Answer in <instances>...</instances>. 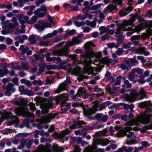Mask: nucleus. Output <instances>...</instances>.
<instances>
[{"mask_svg":"<svg viewBox=\"0 0 152 152\" xmlns=\"http://www.w3.org/2000/svg\"><path fill=\"white\" fill-rule=\"evenodd\" d=\"M133 50L136 51V53L139 54H143L145 56H147L150 54L148 52L145 50V48L144 47L140 48L137 49L134 48L133 49Z\"/></svg>","mask_w":152,"mask_h":152,"instance_id":"nucleus-25","label":"nucleus"},{"mask_svg":"<svg viewBox=\"0 0 152 152\" xmlns=\"http://www.w3.org/2000/svg\"><path fill=\"white\" fill-rule=\"evenodd\" d=\"M85 23L88 25H90L92 28H94L96 26V23L95 21L90 22L88 21H86Z\"/></svg>","mask_w":152,"mask_h":152,"instance_id":"nucleus-41","label":"nucleus"},{"mask_svg":"<svg viewBox=\"0 0 152 152\" xmlns=\"http://www.w3.org/2000/svg\"><path fill=\"white\" fill-rule=\"evenodd\" d=\"M70 132V131L68 129H66L65 130H64L62 131L61 134V137H63L66 134H67Z\"/></svg>","mask_w":152,"mask_h":152,"instance_id":"nucleus-50","label":"nucleus"},{"mask_svg":"<svg viewBox=\"0 0 152 152\" xmlns=\"http://www.w3.org/2000/svg\"><path fill=\"white\" fill-rule=\"evenodd\" d=\"M19 49L20 51H22L23 54H25L26 53V54L28 56L31 55L32 53L31 51L28 50V48L23 45H21L20 46Z\"/></svg>","mask_w":152,"mask_h":152,"instance_id":"nucleus-27","label":"nucleus"},{"mask_svg":"<svg viewBox=\"0 0 152 152\" xmlns=\"http://www.w3.org/2000/svg\"><path fill=\"white\" fill-rule=\"evenodd\" d=\"M121 77V76H119L118 78L117 81L115 82V84H114L113 86V88L115 90L118 91H119V90L118 89V88H119V86L120 85V81L119 80H118V78L120 79V77Z\"/></svg>","mask_w":152,"mask_h":152,"instance_id":"nucleus-33","label":"nucleus"},{"mask_svg":"<svg viewBox=\"0 0 152 152\" xmlns=\"http://www.w3.org/2000/svg\"><path fill=\"white\" fill-rule=\"evenodd\" d=\"M110 75L111 74L110 72H107L105 74V76L108 77V80L110 82H112L114 81V79Z\"/></svg>","mask_w":152,"mask_h":152,"instance_id":"nucleus-44","label":"nucleus"},{"mask_svg":"<svg viewBox=\"0 0 152 152\" xmlns=\"http://www.w3.org/2000/svg\"><path fill=\"white\" fill-rule=\"evenodd\" d=\"M27 0H18V6L20 7H22L23 6L24 4L26 2H27Z\"/></svg>","mask_w":152,"mask_h":152,"instance_id":"nucleus-47","label":"nucleus"},{"mask_svg":"<svg viewBox=\"0 0 152 152\" xmlns=\"http://www.w3.org/2000/svg\"><path fill=\"white\" fill-rule=\"evenodd\" d=\"M19 102L20 104L23 106L20 107L15 108L16 114L20 116L33 117L32 114L29 112V109L27 107L23 106L27 105V99L23 98L20 99Z\"/></svg>","mask_w":152,"mask_h":152,"instance_id":"nucleus-4","label":"nucleus"},{"mask_svg":"<svg viewBox=\"0 0 152 152\" xmlns=\"http://www.w3.org/2000/svg\"><path fill=\"white\" fill-rule=\"evenodd\" d=\"M121 68L123 69L129 70L131 69V66L128 64L124 63L122 65Z\"/></svg>","mask_w":152,"mask_h":152,"instance_id":"nucleus-38","label":"nucleus"},{"mask_svg":"<svg viewBox=\"0 0 152 152\" xmlns=\"http://www.w3.org/2000/svg\"><path fill=\"white\" fill-rule=\"evenodd\" d=\"M124 83L127 86V87L128 88H130L131 87V85L129 83L128 81L127 80H125Z\"/></svg>","mask_w":152,"mask_h":152,"instance_id":"nucleus-63","label":"nucleus"},{"mask_svg":"<svg viewBox=\"0 0 152 152\" xmlns=\"http://www.w3.org/2000/svg\"><path fill=\"white\" fill-rule=\"evenodd\" d=\"M26 142V140L25 139H23L20 142V145L17 148V149H21L23 148Z\"/></svg>","mask_w":152,"mask_h":152,"instance_id":"nucleus-46","label":"nucleus"},{"mask_svg":"<svg viewBox=\"0 0 152 152\" xmlns=\"http://www.w3.org/2000/svg\"><path fill=\"white\" fill-rule=\"evenodd\" d=\"M99 29L100 31V33L101 34L106 33L107 30L104 26L100 27Z\"/></svg>","mask_w":152,"mask_h":152,"instance_id":"nucleus-49","label":"nucleus"},{"mask_svg":"<svg viewBox=\"0 0 152 152\" xmlns=\"http://www.w3.org/2000/svg\"><path fill=\"white\" fill-rule=\"evenodd\" d=\"M13 85L12 83H10L7 86L5 92V94L6 96H10L11 92H13L15 91V89L13 88Z\"/></svg>","mask_w":152,"mask_h":152,"instance_id":"nucleus-23","label":"nucleus"},{"mask_svg":"<svg viewBox=\"0 0 152 152\" xmlns=\"http://www.w3.org/2000/svg\"><path fill=\"white\" fill-rule=\"evenodd\" d=\"M74 147L75 149L73 152H80L81 150L79 147L76 146Z\"/></svg>","mask_w":152,"mask_h":152,"instance_id":"nucleus-64","label":"nucleus"},{"mask_svg":"<svg viewBox=\"0 0 152 152\" xmlns=\"http://www.w3.org/2000/svg\"><path fill=\"white\" fill-rule=\"evenodd\" d=\"M126 150V147L123 146L121 148L118 149L117 151L115 152H122Z\"/></svg>","mask_w":152,"mask_h":152,"instance_id":"nucleus-61","label":"nucleus"},{"mask_svg":"<svg viewBox=\"0 0 152 152\" xmlns=\"http://www.w3.org/2000/svg\"><path fill=\"white\" fill-rule=\"evenodd\" d=\"M150 28L147 31L146 33H144L142 34V38L143 39H145L152 34V21L150 22L149 23Z\"/></svg>","mask_w":152,"mask_h":152,"instance_id":"nucleus-21","label":"nucleus"},{"mask_svg":"<svg viewBox=\"0 0 152 152\" xmlns=\"http://www.w3.org/2000/svg\"><path fill=\"white\" fill-rule=\"evenodd\" d=\"M9 20H7L4 23L2 24L4 26L7 25L8 28H14L19 25V23L16 19H14L12 23H9Z\"/></svg>","mask_w":152,"mask_h":152,"instance_id":"nucleus-17","label":"nucleus"},{"mask_svg":"<svg viewBox=\"0 0 152 152\" xmlns=\"http://www.w3.org/2000/svg\"><path fill=\"white\" fill-rule=\"evenodd\" d=\"M19 90L21 92L20 94H26L27 92L28 91V90L27 89H24L23 87V86H19L18 87Z\"/></svg>","mask_w":152,"mask_h":152,"instance_id":"nucleus-36","label":"nucleus"},{"mask_svg":"<svg viewBox=\"0 0 152 152\" xmlns=\"http://www.w3.org/2000/svg\"><path fill=\"white\" fill-rule=\"evenodd\" d=\"M51 146L48 145L46 146H44L41 145L39 146L37 152H52L51 151Z\"/></svg>","mask_w":152,"mask_h":152,"instance_id":"nucleus-20","label":"nucleus"},{"mask_svg":"<svg viewBox=\"0 0 152 152\" xmlns=\"http://www.w3.org/2000/svg\"><path fill=\"white\" fill-rule=\"evenodd\" d=\"M123 51V48H119L117 51H115V53L118 55H120L122 54Z\"/></svg>","mask_w":152,"mask_h":152,"instance_id":"nucleus-51","label":"nucleus"},{"mask_svg":"<svg viewBox=\"0 0 152 152\" xmlns=\"http://www.w3.org/2000/svg\"><path fill=\"white\" fill-rule=\"evenodd\" d=\"M137 58L138 60H140L142 63H144L146 61V60L142 56H139L137 57Z\"/></svg>","mask_w":152,"mask_h":152,"instance_id":"nucleus-55","label":"nucleus"},{"mask_svg":"<svg viewBox=\"0 0 152 152\" xmlns=\"http://www.w3.org/2000/svg\"><path fill=\"white\" fill-rule=\"evenodd\" d=\"M127 137L126 142L127 144L132 145L136 143V137L134 135L133 132H131L127 134Z\"/></svg>","mask_w":152,"mask_h":152,"instance_id":"nucleus-15","label":"nucleus"},{"mask_svg":"<svg viewBox=\"0 0 152 152\" xmlns=\"http://www.w3.org/2000/svg\"><path fill=\"white\" fill-rule=\"evenodd\" d=\"M69 10L71 11H77L78 9L77 7H73V6L69 5Z\"/></svg>","mask_w":152,"mask_h":152,"instance_id":"nucleus-56","label":"nucleus"},{"mask_svg":"<svg viewBox=\"0 0 152 152\" xmlns=\"http://www.w3.org/2000/svg\"><path fill=\"white\" fill-rule=\"evenodd\" d=\"M34 14L40 18L43 17L45 15L44 13L41 12V10L40 9H37V10L34 11Z\"/></svg>","mask_w":152,"mask_h":152,"instance_id":"nucleus-32","label":"nucleus"},{"mask_svg":"<svg viewBox=\"0 0 152 152\" xmlns=\"http://www.w3.org/2000/svg\"><path fill=\"white\" fill-rule=\"evenodd\" d=\"M132 7L130 6L127 8H125L121 10L119 12V14L121 16H124L127 15L132 10Z\"/></svg>","mask_w":152,"mask_h":152,"instance_id":"nucleus-26","label":"nucleus"},{"mask_svg":"<svg viewBox=\"0 0 152 152\" xmlns=\"http://www.w3.org/2000/svg\"><path fill=\"white\" fill-rule=\"evenodd\" d=\"M140 37L138 36H133L132 37L131 39L132 41L133 44L135 46L139 44V42L138 41H136L135 40H137Z\"/></svg>","mask_w":152,"mask_h":152,"instance_id":"nucleus-34","label":"nucleus"},{"mask_svg":"<svg viewBox=\"0 0 152 152\" xmlns=\"http://www.w3.org/2000/svg\"><path fill=\"white\" fill-rule=\"evenodd\" d=\"M150 103L148 102H143L140 103L139 104V106L141 108L147 107L149 105Z\"/></svg>","mask_w":152,"mask_h":152,"instance_id":"nucleus-40","label":"nucleus"},{"mask_svg":"<svg viewBox=\"0 0 152 152\" xmlns=\"http://www.w3.org/2000/svg\"><path fill=\"white\" fill-rule=\"evenodd\" d=\"M94 47L95 45L91 42L89 41L87 42L85 45V48L87 50H88L91 47Z\"/></svg>","mask_w":152,"mask_h":152,"instance_id":"nucleus-37","label":"nucleus"},{"mask_svg":"<svg viewBox=\"0 0 152 152\" xmlns=\"http://www.w3.org/2000/svg\"><path fill=\"white\" fill-rule=\"evenodd\" d=\"M84 124V123L83 121H78L74 123L73 125L70 127V129H74L76 128H79L81 125L82 124Z\"/></svg>","mask_w":152,"mask_h":152,"instance_id":"nucleus-30","label":"nucleus"},{"mask_svg":"<svg viewBox=\"0 0 152 152\" xmlns=\"http://www.w3.org/2000/svg\"><path fill=\"white\" fill-rule=\"evenodd\" d=\"M141 144L142 146L145 147H147L149 146V145L148 143L147 142L145 141H142L141 142Z\"/></svg>","mask_w":152,"mask_h":152,"instance_id":"nucleus-57","label":"nucleus"},{"mask_svg":"<svg viewBox=\"0 0 152 152\" xmlns=\"http://www.w3.org/2000/svg\"><path fill=\"white\" fill-rule=\"evenodd\" d=\"M98 105L99 104L96 102L93 106L92 108H85L84 109V112L87 115L94 113L97 110V108Z\"/></svg>","mask_w":152,"mask_h":152,"instance_id":"nucleus-14","label":"nucleus"},{"mask_svg":"<svg viewBox=\"0 0 152 152\" xmlns=\"http://www.w3.org/2000/svg\"><path fill=\"white\" fill-rule=\"evenodd\" d=\"M52 53L54 55L67 56L69 53V51L67 48H64L61 50H54L52 52Z\"/></svg>","mask_w":152,"mask_h":152,"instance_id":"nucleus-16","label":"nucleus"},{"mask_svg":"<svg viewBox=\"0 0 152 152\" xmlns=\"http://www.w3.org/2000/svg\"><path fill=\"white\" fill-rule=\"evenodd\" d=\"M70 78L67 77L66 78V81L61 83L58 86L57 90L55 91L56 93H59L61 91L66 90V86L70 84Z\"/></svg>","mask_w":152,"mask_h":152,"instance_id":"nucleus-10","label":"nucleus"},{"mask_svg":"<svg viewBox=\"0 0 152 152\" xmlns=\"http://www.w3.org/2000/svg\"><path fill=\"white\" fill-rule=\"evenodd\" d=\"M29 106L30 108V109L34 111L35 110V104L32 102H30L29 103Z\"/></svg>","mask_w":152,"mask_h":152,"instance_id":"nucleus-52","label":"nucleus"},{"mask_svg":"<svg viewBox=\"0 0 152 152\" xmlns=\"http://www.w3.org/2000/svg\"><path fill=\"white\" fill-rule=\"evenodd\" d=\"M81 96H82V97L84 99L86 98L88 96L87 94L84 93V89L82 88H80L79 89L74 98H77V97H80Z\"/></svg>","mask_w":152,"mask_h":152,"instance_id":"nucleus-22","label":"nucleus"},{"mask_svg":"<svg viewBox=\"0 0 152 152\" xmlns=\"http://www.w3.org/2000/svg\"><path fill=\"white\" fill-rule=\"evenodd\" d=\"M8 73L9 71L7 69H0V77H2Z\"/></svg>","mask_w":152,"mask_h":152,"instance_id":"nucleus-35","label":"nucleus"},{"mask_svg":"<svg viewBox=\"0 0 152 152\" xmlns=\"http://www.w3.org/2000/svg\"><path fill=\"white\" fill-rule=\"evenodd\" d=\"M132 129V128L128 126L125 127L123 129L120 130L117 134V136L119 137H121L126 134L127 132H129L131 131Z\"/></svg>","mask_w":152,"mask_h":152,"instance_id":"nucleus-24","label":"nucleus"},{"mask_svg":"<svg viewBox=\"0 0 152 152\" xmlns=\"http://www.w3.org/2000/svg\"><path fill=\"white\" fill-rule=\"evenodd\" d=\"M101 56V54L100 52L95 53L93 52H91L90 53V57H84L83 60L82 59H81V62H80L77 59L75 55H70L69 56L71 58L72 60H74V63L75 64L79 62H83L84 65V73H89L93 71V68L90 65L91 64L93 63V61L91 59L90 57H95L96 58H100Z\"/></svg>","mask_w":152,"mask_h":152,"instance_id":"nucleus-1","label":"nucleus"},{"mask_svg":"<svg viewBox=\"0 0 152 152\" xmlns=\"http://www.w3.org/2000/svg\"><path fill=\"white\" fill-rule=\"evenodd\" d=\"M51 25L48 22L41 21L34 25L35 28L39 31H42L45 28L51 27Z\"/></svg>","mask_w":152,"mask_h":152,"instance_id":"nucleus-11","label":"nucleus"},{"mask_svg":"<svg viewBox=\"0 0 152 152\" xmlns=\"http://www.w3.org/2000/svg\"><path fill=\"white\" fill-rule=\"evenodd\" d=\"M29 17L26 15H24L23 14L19 15L18 17V19L20 23L22 25L21 27L22 28H25L24 24L27 23L29 24H34L37 20V17L35 16H32L31 19L29 20Z\"/></svg>","mask_w":152,"mask_h":152,"instance_id":"nucleus-7","label":"nucleus"},{"mask_svg":"<svg viewBox=\"0 0 152 152\" xmlns=\"http://www.w3.org/2000/svg\"><path fill=\"white\" fill-rule=\"evenodd\" d=\"M55 117L54 115L49 114L46 117L42 118L41 120H38V121L40 124L48 123L50 122V119H53Z\"/></svg>","mask_w":152,"mask_h":152,"instance_id":"nucleus-19","label":"nucleus"},{"mask_svg":"<svg viewBox=\"0 0 152 152\" xmlns=\"http://www.w3.org/2000/svg\"><path fill=\"white\" fill-rule=\"evenodd\" d=\"M145 94L144 89L141 88L138 94L136 90H133L131 92V95L126 94L124 95V97L126 100L128 101H134L143 98L145 96Z\"/></svg>","mask_w":152,"mask_h":152,"instance_id":"nucleus-6","label":"nucleus"},{"mask_svg":"<svg viewBox=\"0 0 152 152\" xmlns=\"http://www.w3.org/2000/svg\"><path fill=\"white\" fill-rule=\"evenodd\" d=\"M40 68L39 69V74H38V75H39L41 73L43 72L45 70V65L44 64H41L40 65Z\"/></svg>","mask_w":152,"mask_h":152,"instance_id":"nucleus-43","label":"nucleus"},{"mask_svg":"<svg viewBox=\"0 0 152 152\" xmlns=\"http://www.w3.org/2000/svg\"><path fill=\"white\" fill-rule=\"evenodd\" d=\"M132 44V42H129L128 44H124L123 45V48L125 49H127L129 48Z\"/></svg>","mask_w":152,"mask_h":152,"instance_id":"nucleus-53","label":"nucleus"},{"mask_svg":"<svg viewBox=\"0 0 152 152\" xmlns=\"http://www.w3.org/2000/svg\"><path fill=\"white\" fill-rule=\"evenodd\" d=\"M87 16V14H86L83 15H78V18L82 20L85 19Z\"/></svg>","mask_w":152,"mask_h":152,"instance_id":"nucleus-54","label":"nucleus"},{"mask_svg":"<svg viewBox=\"0 0 152 152\" xmlns=\"http://www.w3.org/2000/svg\"><path fill=\"white\" fill-rule=\"evenodd\" d=\"M0 113L1 118H0V124L4 119L10 118L11 117H12L11 121L8 123V125L10 126L14 123H18V118L15 116H12V114L10 112H6L4 110H2L0 112Z\"/></svg>","mask_w":152,"mask_h":152,"instance_id":"nucleus-8","label":"nucleus"},{"mask_svg":"<svg viewBox=\"0 0 152 152\" xmlns=\"http://www.w3.org/2000/svg\"><path fill=\"white\" fill-rule=\"evenodd\" d=\"M29 39L30 41L32 43H34L35 42V38L34 35H33L30 36Z\"/></svg>","mask_w":152,"mask_h":152,"instance_id":"nucleus-58","label":"nucleus"},{"mask_svg":"<svg viewBox=\"0 0 152 152\" xmlns=\"http://www.w3.org/2000/svg\"><path fill=\"white\" fill-rule=\"evenodd\" d=\"M108 143V140L106 139H99L94 141L93 145L91 146L86 147L83 152H93L95 150L96 152H104V149L100 148L97 149L96 145H99L102 146L106 145Z\"/></svg>","mask_w":152,"mask_h":152,"instance_id":"nucleus-5","label":"nucleus"},{"mask_svg":"<svg viewBox=\"0 0 152 152\" xmlns=\"http://www.w3.org/2000/svg\"><path fill=\"white\" fill-rule=\"evenodd\" d=\"M76 34V31L75 30L72 29L69 31H68L67 33V34H69L71 35H73Z\"/></svg>","mask_w":152,"mask_h":152,"instance_id":"nucleus-59","label":"nucleus"},{"mask_svg":"<svg viewBox=\"0 0 152 152\" xmlns=\"http://www.w3.org/2000/svg\"><path fill=\"white\" fill-rule=\"evenodd\" d=\"M118 5L120 6H122L121 0H114L112 4L108 5L107 8L104 10V12L106 13L108 12L111 11L116 8V5Z\"/></svg>","mask_w":152,"mask_h":152,"instance_id":"nucleus-9","label":"nucleus"},{"mask_svg":"<svg viewBox=\"0 0 152 152\" xmlns=\"http://www.w3.org/2000/svg\"><path fill=\"white\" fill-rule=\"evenodd\" d=\"M35 7L34 5L29 6V11L27 13V14L28 15H31L33 13V11L35 8Z\"/></svg>","mask_w":152,"mask_h":152,"instance_id":"nucleus-42","label":"nucleus"},{"mask_svg":"<svg viewBox=\"0 0 152 152\" xmlns=\"http://www.w3.org/2000/svg\"><path fill=\"white\" fill-rule=\"evenodd\" d=\"M68 96V94L67 93L62 94L58 97V100L59 101L61 100H63V101H65L67 99Z\"/></svg>","mask_w":152,"mask_h":152,"instance_id":"nucleus-31","label":"nucleus"},{"mask_svg":"<svg viewBox=\"0 0 152 152\" xmlns=\"http://www.w3.org/2000/svg\"><path fill=\"white\" fill-rule=\"evenodd\" d=\"M134 21V18H132L128 21H124L123 23L119 25L117 28V31L115 32L116 36L118 37L122 36L123 34L122 31H129L126 33L127 35L128 36H130L134 31H141L142 28V24H140L139 26L135 27L134 29H133L130 27L126 28V26L128 25H131Z\"/></svg>","mask_w":152,"mask_h":152,"instance_id":"nucleus-2","label":"nucleus"},{"mask_svg":"<svg viewBox=\"0 0 152 152\" xmlns=\"http://www.w3.org/2000/svg\"><path fill=\"white\" fill-rule=\"evenodd\" d=\"M107 45L108 48H112L115 46V44L114 43H109L107 44Z\"/></svg>","mask_w":152,"mask_h":152,"instance_id":"nucleus-62","label":"nucleus"},{"mask_svg":"<svg viewBox=\"0 0 152 152\" xmlns=\"http://www.w3.org/2000/svg\"><path fill=\"white\" fill-rule=\"evenodd\" d=\"M96 117L98 121L103 122H105L107 119V115H104L102 114H97L96 115Z\"/></svg>","mask_w":152,"mask_h":152,"instance_id":"nucleus-28","label":"nucleus"},{"mask_svg":"<svg viewBox=\"0 0 152 152\" xmlns=\"http://www.w3.org/2000/svg\"><path fill=\"white\" fill-rule=\"evenodd\" d=\"M151 116H152V115L148 114L147 112L141 115L137 116L136 118L131 120L126 124V125L132 126L134 125L138 126L140 123L142 124H146L149 122Z\"/></svg>","mask_w":152,"mask_h":152,"instance_id":"nucleus-3","label":"nucleus"},{"mask_svg":"<svg viewBox=\"0 0 152 152\" xmlns=\"http://www.w3.org/2000/svg\"><path fill=\"white\" fill-rule=\"evenodd\" d=\"M82 36L79 35L77 37H73L72 41L71 42H66V46H70L72 45L78 44L81 42V37Z\"/></svg>","mask_w":152,"mask_h":152,"instance_id":"nucleus-12","label":"nucleus"},{"mask_svg":"<svg viewBox=\"0 0 152 152\" xmlns=\"http://www.w3.org/2000/svg\"><path fill=\"white\" fill-rule=\"evenodd\" d=\"M28 37L26 35H23V36H19L18 37L17 39L20 41V42L22 43L24 39H27Z\"/></svg>","mask_w":152,"mask_h":152,"instance_id":"nucleus-45","label":"nucleus"},{"mask_svg":"<svg viewBox=\"0 0 152 152\" xmlns=\"http://www.w3.org/2000/svg\"><path fill=\"white\" fill-rule=\"evenodd\" d=\"M134 73L132 72V73H130L128 76L129 79L130 80H133L134 77Z\"/></svg>","mask_w":152,"mask_h":152,"instance_id":"nucleus-60","label":"nucleus"},{"mask_svg":"<svg viewBox=\"0 0 152 152\" xmlns=\"http://www.w3.org/2000/svg\"><path fill=\"white\" fill-rule=\"evenodd\" d=\"M61 107L64 106H66L67 107H68L70 106L71 104L69 103H66L65 101H62L61 103ZM61 108L62 109L64 108L62 107Z\"/></svg>","mask_w":152,"mask_h":152,"instance_id":"nucleus-48","label":"nucleus"},{"mask_svg":"<svg viewBox=\"0 0 152 152\" xmlns=\"http://www.w3.org/2000/svg\"><path fill=\"white\" fill-rule=\"evenodd\" d=\"M132 70L133 73H137L139 74H142L143 72L142 69L139 68L133 69Z\"/></svg>","mask_w":152,"mask_h":152,"instance_id":"nucleus-39","label":"nucleus"},{"mask_svg":"<svg viewBox=\"0 0 152 152\" xmlns=\"http://www.w3.org/2000/svg\"><path fill=\"white\" fill-rule=\"evenodd\" d=\"M52 105V103L51 101H49L47 103L41 104V107L44 113H46L49 108H50Z\"/></svg>","mask_w":152,"mask_h":152,"instance_id":"nucleus-18","label":"nucleus"},{"mask_svg":"<svg viewBox=\"0 0 152 152\" xmlns=\"http://www.w3.org/2000/svg\"><path fill=\"white\" fill-rule=\"evenodd\" d=\"M52 149L55 152H63L64 149L62 147H58V145L54 143Z\"/></svg>","mask_w":152,"mask_h":152,"instance_id":"nucleus-29","label":"nucleus"},{"mask_svg":"<svg viewBox=\"0 0 152 152\" xmlns=\"http://www.w3.org/2000/svg\"><path fill=\"white\" fill-rule=\"evenodd\" d=\"M116 61H117V60L109 59L107 58H104L99 61V63L100 65L98 67L101 68L103 66L104 64H106L107 65H109L110 63L113 64L115 63Z\"/></svg>","mask_w":152,"mask_h":152,"instance_id":"nucleus-13","label":"nucleus"}]
</instances>
